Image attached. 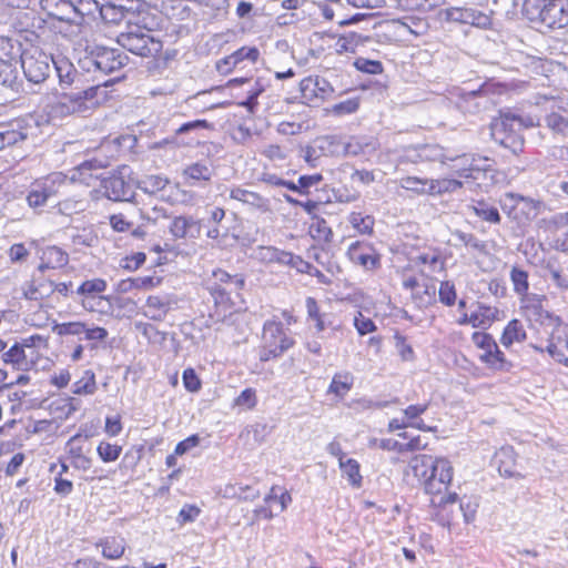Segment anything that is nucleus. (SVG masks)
<instances>
[{"label":"nucleus","instance_id":"412c9836","mask_svg":"<svg viewBox=\"0 0 568 568\" xmlns=\"http://www.w3.org/2000/svg\"><path fill=\"white\" fill-rule=\"evenodd\" d=\"M28 138V129L21 121H14L0 128V139L3 148L14 145Z\"/></svg>","mask_w":568,"mask_h":568},{"label":"nucleus","instance_id":"5fc2aeb1","mask_svg":"<svg viewBox=\"0 0 568 568\" xmlns=\"http://www.w3.org/2000/svg\"><path fill=\"white\" fill-rule=\"evenodd\" d=\"M91 163H82L74 170L71 179L73 181H80L82 183H85L87 185H90L92 180L98 179L97 176H93V174L91 173Z\"/></svg>","mask_w":568,"mask_h":568},{"label":"nucleus","instance_id":"13d9d810","mask_svg":"<svg viewBox=\"0 0 568 568\" xmlns=\"http://www.w3.org/2000/svg\"><path fill=\"white\" fill-rule=\"evenodd\" d=\"M354 325L359 335H365L376 329L374 322L371 318L365 317L362 313H358V315L355 316Z\"/></svg>","mask_w":568,"mask_h":568},{"label":"nucleus","instance_id":"0e129e2a","mask_svg":"<svg viewBox=\"0 0 568 568\" xmlns=\"http://www.w3.org/2000/svg\"><path fill=\"white\" fill-rule=\"evenodd\" d=\"M81 439H82V436L80 434H77V435L72 436L67 443L65 449H67L71 460L77 458L78 456L83 455Z\"/></svg>","mask_w":568,"mask_h":568},{"label":"nucleus","instance_id":"0eeeda50","mask_svg":"<svg viewBox=\"0 0 568 568\" xmlns=\"http://www.w3.org/2000/svg\"><path fill=\"white\" fill-rule=\"evenodd\" d=\"M100 95H105L100 85H93L73 93H65L54 103L52 111L60 116L84 113L99 104Z\"/></svg>","mask_w":568,"mask_h":568},{"label":"nucleus","instance_id":"39448f33","mask_svg":"<svg viewBox=\"0 0 568 568\" xmlns=\"http://www.w3.org/2000/svg\"><path fill=\"white\" fill-rule=\"evenodd\" d=\"M213 283L209 285V291L214 298L215 312L211 317L216 321H224L232 314L233 303L230 298L232 293H237L244 286V278L235 275L231 276L223 270H216L212 274Z\"/></svg>","mask_w":568,"mask_h":568},{"label":"nucleus","instance_id":"09e8293b","mask_svg":"<svg viewBox=\"0 0 568 568\" xmlns=\"http://www.w3.org/2000/svg\"><path fill=\"white\" fill-rule=\"evenodd\" d=\"M273 499H278V513L286 509L287 505L292 501V497L286 490H282L277 486H273L270 494L264 498L265 504H270Z\"/></svg>","mask_w":568,"mask_h":568},{"label":"nucleus","instance_id":"bf43d9fd","mask_svg":"<svg viewBox=\"0 0 568 568\" xmlns=\"http://www.w3.org/2000/svg\"><path fill=\"white\" fill-rule=\"evenodd\" d=\"M355 67L358 70L369 74H378L383 71L382 63L379 61L374 60L357 59L355 62Z\"/></svg>","mask_w":568,"mask_h":568},{"label":"nucleus","instance_id":"393cba45","mask_svg":"<svg viewBox=\"0 0 568 568\" xmlns=\"http://www.w3.org/2000/svg\"><path fill=\"white\" fill-rule=\"evenodd\" d=\"M498 470L501 476L505 477H520V474L517 473L514 468L515 454L513 448L503 447L496 454Z\"/></svg>","mask_w":568,"mask_h":568},{"label":"nucleus","instance_id":"58836bf2","mask_svg":"<svg viewBox=\"0 0 568 568\" xmlns=\"http://www.w3.org/2000/svg\"><path fill=\"white\" fill-rule=\"evenodd\" d=\"M417 260L425 266L424 272L438 273L445 268V261L435 252L420 254Z\"/></svg>","mask_w":568,"mask_h":568},{"label":"nucleus","instance_id":"338daca9","mask_svg":"<svg viewBox=\"0 0 568 568\" xmlns=\"http://www.w3.org/2000/svg\"><path fill=\"white\" fill-rule=\"evenodd\" d=\"M40 294V297H45L52 294L53 292H58L59 294L67 296L69 292V285L65 283H54L52 281L48 282V287L45 290L37 288Z\"/></svg>","mask_w":568,"mask_h":568},{"label":"nucleus","instance_id":"7ed1b4c3","mask_svg":"<svg viewBox=\"0 0 568 568\" xmlns=\"http://www.w3.org/2000/svg\"><path fill=\"white\" fill-rule=\"evenodd\" d=\"M535 125L536 122L531 116L521 118L513 113H503L493 120L490 135L494 141L517 153L524 145L521 131Z\"/></svg>","mask_w":568,"mask_h":568},{"label":"nucleus","instance_id":"473e14b6","mask_svg":"<svg viewBox=\"0 0 568 568\" xmlns=\"http://www.w3.org/2000/svg\"><path fill=\"white\" fill-rule=\"evenodd\" d=\"M145 307V314L152 320H162L170 310L169 302L159 296H150L146 300Z\"/></svg>","mask_w":568,"mask_h":568},{"label":"nucleus","instance_id":"9d476101","mask_svg":"<svg viewBox=\"0 0 568 568\" xmlns=\"http://www.w3.org/2000/svg\"><path fill=\"white\" fill-rule=\"evenodd\" d=\"M403 286L410 291V296L419 308L427 307L436 301V285L432 281L419 282L415 276L405 277Z\"/></svg>","mask_w":568,"mask_h":568},{"label":"nucleus","instance_id":"6e6552de","mask_svg":"<svg viewBox=\"0 0 568 568\" xmlns=\"http://www.w3.org/2000/svg\"><path fill=\"white\" fill-rule=\"evenodd\" d=\"M294 341L285 333L281 323L266 322L263 327L260 359L267 362L281 356Z\"/></svg>","mask_w":568,"mask_h":568},{"label":"nucleus","instance_id":"c85d7f7f","mask_svg":"<svg viewBox=\"0 0 568 568\" xmlns=\"http://www.w3.org/2000/svg\"><path fill=\"white\" fill-rule=\"evenodd\" d=\"M333 141L329 138H321L317 139L314 145H307L303 149V159L306 163H308L312 168L317 165V161L321 155L324 153L328 145H332Z\"/></svg>","mask_w":568,"mask_h":568},{"label":"nucleus","instance_id":"cd10ccee","mask_svg":"<svg viewBox=\"0 0 568 568\" xmlns=\"http://www.w3.org/2000/svg\"><path fill=\"white\" fill-rule=\"evenodd\" d=\"M525 338L526 332L523 324L518 320H513L505 327L500 342L505 347H509L514 343H521Z\"/></svg>","mask_w":568,"mask_h":568},{"label":"nucleus","instance_id":"ddd939ff","mask_svg":"<svg viewBox=\"0 0 568 568\" xmlns=\"http://www.w3.org/2000/svg\"><path fill=\"white\" fill-rule=\"evenodd\" d=\"M104 195L112 201H129L133 196L132 185L121 174H113L102 180Z\"/></svg>","mask_w":568,"mask_h":568},{"label":"nucleus","instance_id":"864d4df0","mask_svg":"<svg viewBox=\"0 0 568 568\" xmlns=\"http://www.w3.org/2000/svg\"><path fill=\"white\" fill-rule=\"evenodd\" d=\"M358 42V36L354 32L342 36L336 42L337 52H354Z\"/></svg>","mask_w":568,"mask_h":568},{"label":"nucleus","instance_id":"e2e57ef3","mask_svg":"<svg viewBox=\"0 0 568 568\" xmlns=\"http://www.w3.org/2000/svg\"><path fill=\"white\" fill-rule=\"evenodd\" d=\"M20 346L24 347V349H39V348H47L48 347V341L41 335H32L27 338H23L21 343H19Z\"/></svg>","mask_w":568,"mask_h":568},{"label":"nucleus","instance_id":"2f4dec72","mask_svg":"<svg viewBox=\"0 0 568 568\" xmlns=\"http://www.w3.org/2000/svg\"><path fill=\"white\" fill-rule=\"evenodd\" d=\"M497 308L478 304L475 312H473V327H486L489 326L497 316Z\"/></svg>","mask_w":568,"mask_h":568},{"label":"nucleus","instance_id":"72a5a7b5","mask_svg":"<svg viewBox=\"0 0 568 568\" xmlns=\"http://www.w3.org/2000/svg\"><path fill=\"white\" fill-rule=\"evenodd\" d=\"M88 201L82 197H68L58 204V211L63 214L71 216L84 212L88 207Z\"/></svg>","mask_w":568,"mask_h":568},{"label":"nucleus","instance_id":"6ab92c4d","mask_svg":"<svg viewBox=\"0 0 568 568\" xmlns=\"http://www.w3.org/2000/svg\"><path fill=\"white\" fill-rule=\"evenodd\" d=\"M41 263L38 270L44 272L45 270L61 268L69 262L68 254L58 246H48L42 250L40 256Z\"/></svg>","mask_w":568,"mask_h":568},{"label":"nucleus","instance_id":"a211bd4d","mask_svg":"<svg viewBox=\"0 0 568 568\" xmlns=\"http://www.w3.org/2000/svg\"><path fill=\"white\" fill-rule=\"evenodd\" d=\"M454 164L452 169L458 178L477 181L485 175V170L475 164V159L467 155L450 159Z\"/></svg>","mask_w":568,"mask_h":568},{"label":"nucleus","instance_id":"c9c22d12","mask_svg":"<svg viewBox=\"0 0 568 568\" xmlns=\"http://www.w3.org/2000/svg\"><path fill=\"white\" fill-rule=\"evenodd\" d=\"M464 23L479 28H487L491 24L490 16L474 8H464Z\"/></svg>","mask_w":568,"mask_h":568},{"label":"nucleus","instance_id":"bb28decb","mask_svg":"<svg viewBox=\"0 0 568 568\" xmlns=\"http://www.w3.org/2000/svg\"><path fill=\"white\" fill-rule=\"evenodd\" d=\"M99 546L102 548V555L106 559H119L125 551V540L122 537H108Z\"/></svg>","mask_w":568,"mask_h":568},{"label":"nucleus","instance_id":"aec40b11","mask_svg":"<svg viewBox=\"0 0 568 568\" xmlns=\"http://www.w3.org/2000/svg\"><path fill=\"white\" fill-rule=\"evenodd\" d=\"M214 173V168L210 163L195 162L187 165L182 175L189 181L190 185H194L195 182H210Z\"/></svg>","mask_w":568,"mask_h":568},{"label":"nucleus","instance_id":"9b49d317","mask_svg":"<svg viewBox=\"0 0 568 568\" xmlns=\"http://www.w3.org/2000/svg\"><path fill=\"white\" fill-rule=\"evenodd\" d=\"M61 181L62 175L60 173H54L48 176L42 183L34 185L27 196L29 206L32 209L43 206L47 201L57 193L54 183Z\"/></svg>","mask_w":568,"mask_h":568},{"label":"nucleus","instance_id":"20e7f679","mask_svg":"<svg viewBox=\"0 0 568 568\" xmlns=\"http://www.w3.org/2000/svg\"><path fill=\"white\" fill-rule=\"evenodd\" d=\"M523 13L534 23H539L550 29L568 27V0H525Z\"/></svg>","mask_w":568,"mask_h":568},{"label":"nucleus","instance_id":"de8ad7c7","mask_svg":"<svg viewBox=\"0 0 568 568\" xmlns=\"http://www.w3.org/2000/svg\"><path fill=\"white\" fill-rule=\"evenodd\" d=\"M430 180H423L416 176H406L399 181L403 189L414 191L416 193L428 192Z\"/></svg>","mask_w":568,"mask_h":568},{"label":"nucleus","instance_id":"c03bdc74","mask_svg":"<svg viewBox=\"0 0 568 568\" xmlns=\"http://www.w3.org/2000/svg\"><path fill=\"white\" fill-rule=\"evenodd\" d=\"M282 255V264L290 265L296 268L300 273H312L313 265L306 261H304L301 256L294 255L293 253L285 252Z\"/></svg>","mask_w":568,"mask_h":568},{"label":"nucleus","instance_id":"1a4fd4ad","mask_svg":"<svg viewBox=\"0 0 568 568\" xmlns=\"http://www.w3.org/2000/svg\"><path fill=\"white\" fill-rule=\"evenodd\" d=\"M50 61L51 58L38 49L27 50L20 57L24 75L33 83H41L48 78L51 70Z\"/></svg>","mask_w":568,"mask_h":568},{"label":"nucleus","instance_id":"6e6d98bb","mask_svg":"<svg viewBox=\"0 0 568 568\" xmlns=\"http://www.w3.org/2000/svg\"><path fill=\"white\" fill-rule=\"evenodd\" d=\"M510 277L514 283V288L517 293L523 294L528 290L526 272L518 270V268H513L511 273H510Z\"/></svg>","mask_w":568,"mask_h":568},{"label":"nucleus","instance_id":"b1692460","mask_svg":"<svg viewBox=\"0 0 568 568\" xmlns=\"http://www.w3.org/2000/svg\"><path fill=\"white\" fill-rule=\"evenodd\" d=\"M106 290V282L102 278H93L83 282L77 293L84 296L81 301V305L89 311L93 310V306L88 302V297L94 294L102 293Z\"/></svg>","mask_w":568,"mask_h":568},{"label":"nucleus","instance_id":"69168bd1","mask_svg":"<svg viewBox=\"0 0 568 568\" xmlns=\"http://www.w3.org/2000/svg\"><path fill=\"white\" fill-rule=\"evenodd\" d=\"M260 258L265 262H277L282 264V255L285 254V251H280L274 247H260Z\"/></svg>","mask_w":568,"mask_h":568},{"label":"nucleus","instance_id":"a19ab883","mask_svg":"<svg viewBox=\"0 0 568 568\" xmlns=\"http://www.w3.org/2000/svg\"><path fill=\"white\" fill-rule=\"evenodd\" d=\"M462 185V182L456 179L430 180L428 193L454 192Z\"/></svg>","mask_w":568,"mask_h":568},{"label":"nucleus","instance_id":"3c124183","mask_svg":"<svg viewBox=\"0 0 568 568\" xmlns=\"http://www.w3.org/2000/svg\"><path fill=\"white\" fill-rule=\"evenodd\" d=\"M546 123L549 129L556 133H568V119L559 113H551L546 118Z\"/></svg>","mask_w":568,"mask_h":568},{"label":"nucleus","instance_id":"8fccbe9b","mask_svg":"<svg viewBox=\"0 0 568 568\" xmlns=\"http://www.w3.org/2000/svg\"><path fill=\"white\" fill-rule=\"evenodd\" d=\"M438 296L443 304L453 306L457 297L455 285L449 281L442 282L438 288Z\"/></svg>","mask_w":568,"mask_h":568},{"label":"nucleus","instance_id":"37998d69","mask_svg":"<svg viewBox=\"0 0 568 568\" xmlns=\"http://www.w3.org/2000/svg\"><path fill=\"white\" fill-rule=\"evenodd\" d=\"M224 496L225 497H237L243 500H254L260 496V493H258V490L253 489L250 486H245V487L240 486L236 488L235 486L231 485L225 488Z\"/></svg>","mask_w":568,"mask_h":568},{"label":"nucleus","instance_id":"4c0bfd02","mask_svg":"<svg viewBox=\"0 0 568 568\" xmlns=\"http://www.w3.org/2000/svg\"><path fill=\"white\" fill-rule=\"evenodd\" d=\"M95 390V376L91 371H85L83 376L73 385V393L77 395H91Z\"/></svg>","mask_w":568,"mask_h":568},{"label":"nucleus","instance_id":"f704fd0d","mask_svg":"<svg viewBox=\"0 0 568 568\" xmlns=\"http://www.w3.org/2000/svg\"><path fill=\"white\" fill-rule=\"evenodd\" d=\"M61 85H70L78 77L77 70L67 60L53 61Z\"/></svg>","mask_w":568,"mask_h":568},{"label":"nucleus","instance_id":"2eb2a0df","mask_svg":"<svg viewBox=\"0 0 568 568\" xmlns=\"http://www.w3.org/2000/svg\"><path fill=\"white\" fill-rule=\"evenodd\" d=\"M475 344L480 347L485 353L481 358L494 366H501L505 362L503 352L499 349L495 339L486 333H475L473 335Z\"/></svg>","mask_w":568,"mask_h":568},{"label":"nucleus","instance_id":"4468645a","mask_svg":"<svg viewBox=\"0 0 568 568\" xmlns=\"http://www.w3.org/2000/svg\"><path fill=\"white\" fill-rule=\"evenodd\" d=\"M347 255L353 263L363 266L365 270H374L379 263V257L374 248L365 242L352 243L347 250Z\"/></svg>","mask_w":568,"mask_h":568},{"label":"nucleus","instance_id":"052dcab7","mask_svg":"<svg viewBox=\"0 0 568 568\" xmlns=\"http://www.w3.org/2000/svg\"><path fill=\"white\" fill-rule=\"evenodd\" d=\"M74 245L93 246L98 242V236L91 232L83 230L72 236Z\"/></svg>","mask_w":568,"mask_h":568},{"label":"nucleus","instance_id":"49530a36","mask_svg":"<svg viewBox=\"0 0 568 568\" xmlns=\"http://www.w3.org/2000/svg\"><path fill=\"white\" fill-rule=\"evenodd\" d=\"M473 210L475 214L483 219L484 221L490 222V223H499L500 215L496 207L489 206L488 204L484 202H479L477 205L473 206Z\"/></svg>","mask_w":568,"mask_h":568},{"label":"nucleus","instance_id":"f8f14e48","mask_svg":"<svg viewBox=\"0 0 568 568\" xmlns=\"http://www.w3.org/2000/svg\"><path fill=\"white\" fill-rule=\"evenodd\" d=\"M168 227L170 234L175 240L196 239L201 234V223L193 216H174Z\"/></svg>","mask_w":568,"mask_h":568},{"label":"nucleus","instance_id":"a878e982","mask_svg":"<svg viewBox=\"0 0 568 568\" xmlns=\"http://www.w3.org/2000/svg\"><path fill=\"white\" fill-rule=\"evenodd\" d=\"M396 8L403 11L429 12L444 4V0H394Z\"/></svg>","mask_w":568,"mask_h":568},{"label":"nucleus","instance_id":"4be33fe9","mask_svg":"<svg viewBox=\"0 0 568 568\" xmlns=\"http://www.w3.org/2000/svg\"><path fill=\"white\" fill-rule=\"evenodd\" d=\"M230 196L231 199L242 202L243 204H247L252 207L260 209L262 211L268 210L267 200L255 192L235 187L231 190Z\"/></svg>","mask_w":568,"mask_h":568},{"label":"nucleus","instance_id":"79ce46f5","mask_svg":"<svg viewBox=\"0 0 568 568\" xmlns=\"http://www.w3.org/2000/svg\"><path fill=\"white\" fill-rule=\"evenodd\" d=\"M168 183L169 180L161 175H148L140 181V187L146 193H155L162 191Z\"/></svg>","mask_w":568,"mask_h":568},{"label":"nucleus","instance_id":"f3484780","mask_svg":"<svg viewBox=\"0 0 568 568\" xmlns=\"http://www.w3.org/2000/svg\"><path fill=\"white\" fill-rule=\"evenodd\" d=\"M2 361L19 371H28L34 365L33 353L28 354L19 343H16L9 351L2 354Z\"/></svg>","mask_w":568,"mask_h":568},{"label":"nucleus","instance_id":"774afa93","mask_svg":"<svg viewBox=\"0 0 568 568\" xmlns=\"http://www.w3.org/2000/svg\"><path fill=\"white\" fill-rule=\"evenodd\" d=\"M110 225L116 232H126L133 224L123 214H113L110 216Z\"/></svg>","mask_w":568,"mask_h":568},{"label":"nucleus","instance_id":"f03ea898","mask_svg":"<svg viewBox=\"0 0 568 568\" xmlns=\"http://www.w3.org/2000/svg\"><path fill=\"white\" fill-rule=\"evenodd\" d=\"M524 315L534 327L540 326L541 334L547 336V352L558 363L568 366V328L559 317L544 310L537 301L524 306Z\"/></svg>","mask_w":568,"mask_h":568},{"label":"nucleus","instance_id":"a18cd8bd","mask_svg":"<svg viewBox=\"0 0 568 568\" xmlns=\"http://www.w3.org/2000/svg\"><path fill=\"white\" fill-rule=\"evenodd\" d=\"M97 452L103 462L110 463L116 460L120 457L122 447L106 442H101L97 448Z\"/></svg>","mask_w":568,"mask_h":568},{"label":"nucleus","instance_id":"603ef678","mask_svg":"<svg viewBox=\"0 0 568 568\" xmlns=\"http://www.w3.org/2000/svg\"><path fill=\"white\" fill-rule=\"evenodd\" d=\"M257 403L256 399V393L253 388H246L244 389L235 399L234 405L245 408V409H252L255 407Z\"/></svg>","mask_w":568,"mask_h":568},{"label":"nucleus","instance_id":"dca6fc26","mask_svg":"<svg viewBox=\"0 0 568 568\" xmlns=\"http://www.w3.org/2000/svg\"><path fill=\"white\" fill-rule=\"evenodd\" d=\"M23 52L20 50V45L13 40L0 37V68L12 71L14 74L16 65L20 60Z\"/></svg>","mask_w":568,"mask_h":568},{"label":"nucleus","instance_id":"7c9ffc66","mask_svg":"<svg viewBox=\"0 0 568 568\" xmlns=\"http://www.w3.org/2000/svg\"><path fill=\"white\" fill-rule=\"evenodd\" d=\"M338 465L343 476L347 478L348 483L353 487H361L363 477L359 471L361 467L358 462L356 459L346 457L344 460L338 463Z\"/></svg>","mask_w":568,"mask_h":568},{"label":"nucleus","instance_id":"5701e85b","mask_svg":"<svg viewBox=\"0 0 568 568\" xmlns=\"http://www.w3.org/2000/svg\"><path fill=\"white\" fill-rule=\"evenodd\" d=\"M92 62L95 69L103 73H111L120 69L123 64L114 50H103L99 52Z\"/></svg>","mask_w":568,"mask_h":568},{"label":"nucleus","instance_id":"423d86ee","mask_svg":"<svg viewBox=\"0 0 568 568\" xmlns=\"http://www.w3.org/2000/svg\"><path fill=\"white\" fill-rule=\"evenodd\" d=\"M118 43L131 53L144 58L155 57L163 47L162 41L151 30L140 26H130L125 32L120 33Z\"/></svg>","mask_w":568,"mask_h":568},{"label":"nucleus","instance_id":"f257e3e1","mask_svg":"<svg viewBox=\"0 0 568 568\" xmlns=\"http://www.w3.org/2000/svg\"><path fill=\"white\" fill-rule=\"evenodd\" d=\"M403 479L409 486L423 484L434 507H445L458 499L456 493L448 491L453 479V466L447 458L416 455L404 469Z\"/></svg>","mask_w":568,"mask_h":568},{"label":"nucleus","instance_id":"e433bc0d","mask_svg":"<svg viewBox=\"0 0 568 568\" xmlns=\"http://www.w3.org/2000/svg\"><path fill=\"white\" fill-rule=\"evenodd\" d=\"M348 221L361 234H371L373 232L375 221L371 215H363L359 212H353L351 213Z\"/></svg>","mask_w":568,"mask_h":568},{"label":"nucleus","instance_id":"ea45409f","mask_svg":"<svg viewBox=\"0 0 568 568\" xmlns=\"http://www.w3.org/2000/svg\"><path fill=\"white\" fill-rule=\"evenodd\" d=\"M52 332L58 336H79L85 332V323L83 322H65V323H55L52 326Z\"/></svg>","mask_w":568,"mask_h":568},{"label":"nucleus","instance_id":"c756f323","mask_svg":"<svg viewBox=\"0 0 568 568\" xmlns=\"http://www.w3.org/2000/svg\"><path fill=\"white\" fill-rule=\"evenodd\" d=\"M353 383H354V377L351 373H348V372L336 373L333 376V379L328 387V393H333L336 396L343 397L351 390Z\"/></svg>","mask_w":568,"mask_h":568},{"label":"nucleus","instance_id":"680f3d73","mask_svg":"<svg viewBox=\"0 0 568 568\" xmlns=\"http://www.w3.org/2000/svg\"><path fill=\"white\" fill-rule=\"evenodd\" d=\"M183 384L185 388L192 393L201 388V382L192 368H187L183 372Z\"/></svg>","mask_w":568,"mask_h":568},{"label":"nucleus","instance_id":"4d7b16f0","mask_svg":"<svg viewBox=\"0 0 568 568\" xmlns=\"http://www.w3.org/2000/svg\"><path fill=\"white\" fill-rule=\"evenodd\" d=\"M201 513V509L195 505H184L179 513L178 521L183 525L194 521Z\"/></svg>","mask_w":568,"mask_h":568}]
</instances>
